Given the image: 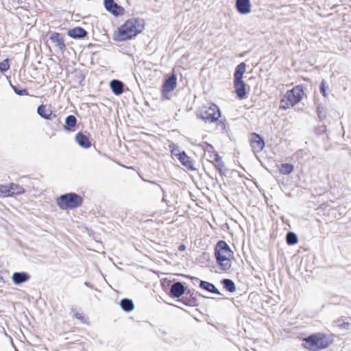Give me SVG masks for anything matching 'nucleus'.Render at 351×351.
Returning a JSON list of instances; mask_svg holds the SVG:
<instances>
[{
  "label": "nucleus",
  "mask_w": 351,
  "mask_h": 351,
  "mask_svg": "<svg viewBox=\"0 0 351 351\" xmlns=\"http://www.w3.org/2000/svg\"><path fill=\"white\" fill-rule=\"evenodd\" d=\"M145 24L143 19H129L114 32L113 39L119 42L131 40L143 31Z\"/></svg>",
  "instance_id": "nucleus-1"
},
{
  "label": "nucleus",
  "mask_w": 351,
  "mask_h": 351,
  "mask_svg": "<svg viewBox=\"0 0 351 351\" xmlns=\"http://www.w3.org/2000/svg\"><path fill=\"white\" fill-rule=\"evenodd\" d=\"M233 252L228 244L223 240L219 241L215 247V256L217 264L222 271H227L231 268L232 262L230 256Z\"/></svg>",
  "instance_id": "nucleus-2"
},
{
  "label": "nucleus",
  "mask_w": 351,
  "mask_h": 351,
  "mask_svg": "<svg viewBox=\"0 0 351 351\" xmlns=\"http://www.w3.org/2000/svg\"><path fill=\"white\" fill-rule=\"evenodd\" d=\"M56 202L62 210H73L82 204L83 199L79 194L71 192L61 195Z\"/></svg>",
  "instance_id": "nucleus-3"
},
{
  "label": "nucleus",
  "mask_w": 351,
  "mask_h": 351,
  "mask_svg": "<svg viewBox=\"0 0 351 351\" xmlns=\"http://www.w3.org/2000/svg\"><path fill=\"white\" fill-rule=\"evenodd\" d=\"M304 346L311 351H317L326 348L330 345V341L326 336L322 333H315L309 335L304 339Z\"/></svg>",
  "instance_id": "nucleus-4"
},
{
  "label": "nucleus",
  "mask_w": 351,
  "mask_h": 351,
  "mask_svg": "<svg viewBox=\"0 0 351 351\" xmlns=\"http://www.w3.org/2000/svg\"><path fill=\"white\" fill-rule=\"evenodd\" d=\"M197 117L208 123L217 122L221 117V111L219 107L212 104L210 107H203L197 112Z\"/></svg>",
  "instance_id": "nucleus-5"
},
{
  "label": "nucleus",
  "mask_w": 351,
  "mask_h": 351,
  "mask_svg": "<svg viewBox=\"0 0 351 351\" xmlns=\"http://www.w3.org/2000/svg\"><path fill=\"white\" fill-rule=\"evenodd\" d=\"M304 96V87L302 85H297L289 90L285 93V97L290 101V104L293 107L299 104Z\"/></svg>",
  "instance_id": "nucleus-6"
},
{
  "label": "nucleus",
  "mask_w": 351,
  "mask_h": 351,
  "mask_svg": "<svg viewBox=\"0 0 351 351\" xmlns=\"http://www.w3.org/2000/svg\"><path fill=\"white\" fill-rule=\"evenodd\" d=\"M177 86V76L173 73L169 77L165 79L162 87L161 93L162 97L165 99H169L168 94L174 90Z\"/></svg>",
  "instance_id": "nucleus-7"
},
{
  "label": "nucleus",
  "mask_w": 351,
  "mask_h": 351,
  "mask_svg": "<svg viewBox=\"0 0 351 351\" xmlns=\"http://www.w3.org/2000/svg\"><path fill=\"white\" fill-rule=\"evenodd\" d=\"M185 295H184L180 302L186 306H197V299L196 295L204 297L203 295L197 291H195L194 289H186L185 291Z\"/></svg>",
  "instance_id": "nucleus-8"
},
{
  "label": "nucleus",
  "mask_w": 351,
  "mask_h": 351,
  "mask_svg": "<svg viewBox=\"0 0 351 351\" xmlns=\"http://www.w3.org/2000/svg\"><path fill=\"white\" fill-rule=\"evenodd\" d=\"M250 146L252 149V151L254 153H259L263 150L265 146V142L264 138L256 133L253 132L251 134V137L250 139Z\"/></svg>",
  "instance_id": "nucleus-9"
},
{
  "label": "nucleus",
  "mask_w": 351,
  "mask_h": 351,
  "mask_svg": "<svg viewBox=\"0 0 351 351\" xmlns=\"http://www.w3.org/2000/svg\"><path fill=\"white\" fill-rule=\"evenodd\" d=\"M104 4L106 10L115 16H119L124 14V8L114 0H104Z\"/></svg>",
  "instance_id": "nucleus-10"
},
{
  "label": "nucleus",
  "mask_w": 351,
  "mask_h": 351,
  "mask_svg": "<svg viewBox=\"0 0 351 351\" xmlns=\"http://www.w3.org/2000/svg\"><path fill=\"white\" fill-rule=\"evenodd\" d=\"M185 291L186 287H184V283L180 281H176L171 285L169 295L171 298H178L182 296Z\"/></svg>",
  "instance_id": "nucleus-11"
},
{
  "label": "nucleus",
  "mask_w": 351,
  "mask_h": 351,
  "mask_svg": "<svg viewBox=\"0 0 351 351\" xmlns=\"http://www.w3.org/2000/svg\"><path fill=\"white\" fill-rule=\"evenodd\" d=\"M49 40L56 45V47L62 53L66 50V45L62 34L56 32H51L49 35Z\"/></svg>",
  "instance_id": "nucleus-12"
},
{
  "label": "nucleus",
  "mask_w": 351,
  "mask_h": 351,
  "mask_svg": "<svg viewBox=\"0 0 351 351\" xmlns=\"http://www.w3.org/2000/svg\"><path fill=\"white\" fill-rule=\"evenodd\" d=\"M237 11L243 15L250 13L252 4L250 0H235Z\"/></svg>",
  "instance_id": "nucleus-13"
},
{
  "label": "nucleus",
  "mask_w": 351,
  "mask_h": 351,
  "mask_svg": "<svg viewBox=\"0 0 351 351\" xmlns=\"http://www.w3.org/2000/svg\"><path fill=\"white\" fill-rule=\"evenodd\" d=\"M234 80V92L239 99H243L246 97L247 84L243 80Z\"/></svg>",
  "instance_id": "nucleus-14"
},
{
  "label": "nucleus",
  "mask_w": 351,
  "mask_h": 351,
  "mask_svg": "<svg viewBox=\"0 0 351 351\" xmlns=\"http://www.w3.org/2000/svg\"><path fill=\"white\" fill-rule=\"evenodd\" d=\"M30 278V275L25 271H16L12 275V282L16 285H19L27 282Z\"/></svg>",
  "instance_id": "nucleus-15"
},
{
  "label": "nucleus",
  "mask_w": 351,
  "mask_h": 351,
  "mask_svg": "<svg viewBox=\"0 0 351 351\" xmlns=\"http://www.w3.org/2000/svg\"><path fill=\"white\" fill-rule=\"evenodd\" d=\"M87 34L88 32L82 27H75L67 31V35L73 39L84 38Z\"/></svg>",
  "instance_id": "nucleus-16"
},
{
  "label": "nucleus",
  "mask_w": 351,
  "mask_h": 351,
  "mask_svg": "<svg viewBox=\"0 0 351 351\" xmlns=\"http://www.w3.org/2000/svg\"><path fill=\"white\" fill-rule=\"evenodd\" d=\"M178 160L188 170H196L195 167H194V161L186 154L185 151H182V154L180 155V157H178Z\"/></svg>",
  "instance_id": "nucleus-17"
},
{
  "label": "nucleus",
  "mask_w": 351,
  "mask_h": 351,
  "mask_svg": "<svg viewBox=\"0 0 351 351\" xmlns=\"http://www.w3.org/2000/svg\"><path fill=\"white\" fill-rule=\"evenodd\" d=\"M75 140L76 143L84 149H88L91 147L89 138L81 132L75 134Z\"/></svg>",
  "instance_id": "nucleus-18"
},
{
  "label": "nucleus",
  "mask_w": 351,
  "mask_h": 351,
  "mask_svg": "<svg viewBox=\"0 0 351 351\" xmlns=\"http://www.w3.org/2000/svg\"><path fill=\"white\" fill-rule=\"evenodd\" d=\"M124 83L117 79H113L110 82L111 90L115 95H121L124 91Z\"/></svg>",
  "instance_id": "nucleus-19"
},
{
  "label": "nucleus",
  "mask_w": 351,
  "mask_h": 351,
  "mask_svg": "<svg viewBox=\"0 0 351 351\" xmlns=\"http://www.w3.org/2000/svg\"><path fill=\"white\" fill-rule=\"evenodd\" d=\"M37 113L40 117L46 120H52L57 117L56 114L52 113L51 110H47L46 106L44 104L38 106Z\"/></svg>",
  "instance_id": "nucleus-20"
},
{
  "label": "nucleus",
  "mask_w": 351,
  "mask_h": 351,
  "mask_svg": "<svg viewBox=\"0 0 351 351\" xmlns=\"http://www.w3.org/2000/svg\"><path fill=\"white\" fill-rule=\"evenodd\" d=\"M77 125V118L73 115H68L65 119L64 129L67 132H74Z\"/></svg>",
  "instance_id": "nucleus-21"
},
{
  "label": "nucleus",
  "mask_w": 351,
  "mask_h": 351,
  "mask_svg": "<svg viewBox=\"0 0 351 351\" xmlns=\"http://www.w3.org/2000/svg\"><path fill=\"white\" fill-rule=\"evenodd\" d=\"M199 287L210 293L221 295L215 285L211 282L205 280H199Z\"/></svg>",
  "instance_id": "nucleus-22"
},
{
  "label": "nucleus",
  "mask_w": 351,
  "mask_h": 351,
  "mask_svg": "<svg viewBox=\"0 0 351 351\" xmlns=\"http://www.w3.org/2000/svg\"><path fill=\"white\" fill-rule=\"evenodd\" d=\"M119 304L125 312H130L134 308V304L131 299L123 298L120 300Z\"/></svg>",
  "instance_id": "nucleus-23"
},
{
  "label": "nucleus",
  "mask_w": 351,
  "mask_h": 351,
  "mask_svg": "<svg viewBox=\"0 0 351 351\" xmlns=\"http://www.w3.org/2000/svg\"><path fill=\"white\" fill-rule=\"evenodd\" d=\"M246 71V64L242 62L235 68L233 80H243V75Z\"/></svg>",
  "instance_id": "nucleus-24"
},
{
  "label": "nucleus",
  "mask_w": 351,
  "mask_h": 351,
  "mask_svg": "<svg viewBox=\"0 0 351 351\" xmlns=\"http://www.w3.org/2000/svg\"><path fill=\"white\" fill-rule=\"evenodd\" d=\"M221 284L223 288L230 293H233L236 291V285L234 282L229 278H223L221 280Z\"/></svg>",
  "instance_id": "nucleus-25"
},
{
  "label": "nucleus",
  "mask_w": 351,
  "mask_h": 351,
  "mask_svg": "<svg viewBox=\"0 0 351 351\" xmlns=\"http://www.w3.org/2000/svg\"><path fill=\"white\" fill-rule=\"evenodd\" d=\"M213 160L217 162L215 167L219 171V173L221 175H224L223 169H225V164L222 161V158L217 152H214Z\"/></svg>",
  "instance_id": "nucleus-26"
},
{
  "label": "nucleus",
  "mask_w": 351,
  "mask_h": 351,
  "mask_svg": "<svg viewBox=\"0 0 351 351\" xmlns=\"http://www.w3.org/2000/svg\"><path fill=\"white\" fill-rule=\"evenodd\" d=\"M293 169L294 166L291 163H282L279 167V171L282 175H289Z\"/></svg>",
  "instance_id": "nucleus-27"
},
{
  "label": "nucleus",
  "mask_w": 351,
  "mask_h": 351,
  "mask_svg": "<svg viewBox=\"0 0 351 351\" xmlns=\"http://www.w3.org/2000/svg\"><path fill=\"white\" fill-rule=\"evenodd\" d=\"M10 189L11 196L14 195H21L25 193V189L18 184H10Z\"/></svg>",
  "instance_id": "nucleus-28"
},
{
  "label": "nucleus",
  "mask_w": 351,
  "mask_h": 351,
  "mask_svg": "<svg viewBox=\"0 0 351 351\" xmlns=\"http://www.w3.org/2000/svg\"><path fill=\"white\" fill-rule=\"evenodd\" d=\"M316 113L320 121H324L327 115L326 109L322 104H318L316 107Z\"/></svg>",
  "instance_id": "nucleus-29"
},
{
  "label": "nucleus",
  "mask_w": 351,
  "mask_h": 351,
  "mask_svg": "<svg viewBox=\"0 0 351 351\" xmlns=\"http://www.w3.org/2000/svg\"><path fill=\"white\" fill-rule=\"evenodd\" d=\"M287 243L289 245H293L298 242L297 234L293 232H288L286 235Z\"/></svg>",
  "instance_id": "nucleus-30"
},
{
  "label": "nucleus",
  "mask_w": 351,
  "mask_h": 351,
  "mask_svg": "<svg viewBox=\"0 0 351 351\" xmlns=\"http://www.w3.org/2000/svg\"><path fill=\"white\" fill-rule=\"evenodd\" d=\"M9 84H10L11 88H12V90H14V92L16 95H20V96L29 95L28 90L26 88H19L17 86L12 85L10 81H9Z\"/></svg>",
  "instance_id": "nucleus-31"
},
{
  "label": "nucleus",
  "mask_w": 351,
  "mask_h": 351,
  "mask_svg": "<svg viewBox=\"0 0 351 351\" xmlns=\"http://www.w3.org/2000/svg\"><path fill=\"white\" fill-rule=\"evenodd\" d=\"M337 326L341 328L344 330H348L350 324L347 321H345L342 318L338 319L335 321Z\"/></svg>",
  "instance_id": "nucleus-32"
},
{
  "label": "nucleus",
  "mask_w": 351,
  "mask_h": 351,
  "mask_svg": "<svg viewBox=\"0 0 351 351\" xmlns=\"http://www.w3.org/2000/svg\"><path fill=\"white\" fill-rule=\"evenodd\" d=\"M0 196L1 197H10V189L9 185H0Z\"/></svg>",
  "instance_id": "nucleus-33"
},
{
  "label": "nucleus",
  "mask_w": 351,
  "mask_h": 351,
  "mask_svg": "<svg viewBox=\"0 0 351 351\" xmlns=\"http://www.w3.org/2000/svg\"><path fill=\"white\" fill-rule=\"evenodd\" d=\"M169 147L171 148V154L176 156L177 158L180 157V155L182 154V151H180L179 147L175 143H172Z\"/></svg>",
  "instance_id": "nucleus-34"
},
{
  "label": "nucleus",
  "mask_w": 351,
  "mask_h": 351,
  "mask_svg": "<svg viewBox=\"0 0 351 351\" xmlns=\"http://www.w3.org/2000/svg\"><path fill=\"white\" fill-rule=\"evenodd\" d=\"M9 62V59L6 58L0 62V71L1 73H5L10 69Z\"/></svg>",
  "instance_id": "nucleus-35"
},
{
  "label": "nucleus",
  "mask_w": 351,
  "mask_h": 351,
  "mask_svg": "<svg viewBox=\"0 0 351 351\" xmlns=\"http://www.w3.org/2000/svg\"><path fill=\"white\" fill-rule=\"evenodd\" d=\"M328 88L327 82L325 80H322L319 84L320 93L324 97H327L326 88Z\"/></svg>",
  "instance_id": "nucleus-36"
},
{
  "label": "nucleus",
  "mask_w": 351,
  "mask_h": 351,
  "mask_svg": "<svg viewBox=\"0 0 351 351\" xmlns=\"http://www.w3.org/2000/svg\"><path fill=\"white\" fill-rule=\"evenodd\" d=\"M290 106H291L290 101H289L288 99L285 97V95L280 100V108L283 109V110H287V109L289 108Z\"/></svg>",
  "instance_id": "nucleus-37"
},
{
  "label": "nucleus",
  "mask_w": 351,
  "mask_h": 351,
  "mask_svg": "<svg viewBox=\"0 0 351 351\" xmlns=\"http://www.w3.org/2000/svg\"><path fill=\"white\" fill-rule=\"evenodd\" d=\"M217 122V125L221 127L223 131H227V128L229 127V124L226 120L218 119Z\"/></svg>",
  "instance_id": "nucleus-38"
},
{
  "label": "nucleus",
  "mask_w": 351,
  "mask_h": 351,
  "mask_svg": "<svg viewBox=\"0 0 351 351\" xmlns=\"http://www.w3.org/2000/svg\"><path fill=\"white\" fill-rule=\"evenodd\" d=\"M326 131V127L325 125H320L315 129V132L317 135H322Z\"/></svg>",
  "instance_id": "nucleus-39"
},
{
  "label": "nucleus",
  "mask_w": 351,
  "mask_h": 351,
  "mask_svg": "<svg viewBox=\"0 0 351 351\" xmlns=\"http://www.w3.org/2000/svg\"><path fill=\"white\" fill-rule=\"evenodd\" d=\"M75 77L78 80L79 84L82 86V82L85 79V75L82 73V71H76Z\"/></svg>",
  "instance_id": "nucleus-40"
},
{
  "label": "nucleus",
  "mask_w": 351,
  "mask_h": 351,
  "mask_svg": "<svg viewBox=\"0 0 351 351\" xmlns=\"http://www.w3.org/2000/svg\"><path fill=\"white\" fill-rule=\"evenodd\" d=\"M149 182L151 184H154L157 185L162 190V194H163V197H162V201L164 202H166L167 200H166V198H165V197H166V192H165V191L162 188V186L159 184H157L156 182H154V181H149Z\"/></svg>",
  "instance_id": "nucleus-41"
},
{
  "label": "nucleus",
  "mask_w": 351,
  "mask_h": 351,
  "mask_svg": "<svg viewBox=\"0 0 351 351\" xmlns=\"http://www.w3.org/2000/svg\"><path fill=\"white\" fill-rule=\"evenodd\" d=\"M75 317L79 320H80L83 323H86V319L83 314L80 313H75Z\"/></svg>",
  "instance_id": "nucleus-42"
},
{
  "label": "nucleus",
  "mask_w": 351,
  "mask_h": 351,
  "mask_svg": "<svg viewBox=\"0 0 351 351\" xmlns=\"http://www.w3.org/2000/svg\"><path fill=\"white\" fill-rule=\"evenodd\" d=\"M180 275L182 276H184L185 278H190L191 280H199V278H196V277L186 276V275H184V274H180Z\"/></svg>",
  "instance_id": "nucleus-43"
},
{
  "label": "nucleus",
  "mask_w": 351,
  "mask_h": 351,
  "mask_svg": "<svg viewBox=\"0 0 351 351\" xmlns=\"http://www.w3.org/2000/svg\"><path fill=\"white\" fill-rule=\"evenodd\" d=\"M186 250V245L184 244H180L178 246V250L180 252L184 251Z\"/></svg>",
  "instance_id": "nucleus-44"
},
{
  "label": "nucleus",
  "mask_w": 351,
  "mask_h": 351,
  "mask_svg": "<svg viewBox=\"0 0 351 351\" xmlns=\"http://www.w3.org/2000/svg\"><path fill=\"white\" fill-rule=\"evenodd\" d=\"M207 150L208 152H214V147L212 145L207 143Z\"/></svg>",
  "instance_id": "nucleus-45"
},
{
  "label": "nucleus",
  "mask_w": 351,
  "mask_h": 351,
  "mask_svg": "<svg viewBox=\"0 0 351 351\" xmlns=\"http://www.w3.org/2000/svg\"><path fill=\"white\" fill-rule=\"evenodd\" d=\"M84 285L90 289H93V285L91 283H90L89 282H85Z\"/></svg>",
  "instance_id": "nucleus-46"
},
{
  "label": "nucleus",
  "mask_w": 351,
  "mask_h": 351,
  "mask_svg": "<svg viewBox=\"0 0 351 351\" xmlns=\"http://www.w3.org/2000/svg\"><path fill=\"white\" fill-rule=\"evenodd\" d=\"M202 257L204 258V259H207L209 257V255L208 253L204 252L202 255Z\"/></svg>",
  "instance_id": "nucleus-47"
},
{
  "label": "nucleus",
  "mask_w": 351,
  "mask_h": 351,
  "mask_svg": "<svg viewBox=\"0 0 351 351\" xmlns=\"http://www.w3.org/2000/svg\"><path fill=\"white\" fill-rule=\"evenodd\" d=\"M93 46V44H91V43H90V44H89V45H88V48H91Z\"/></svg>",
  "instance_id": "nucleus-48"
},
{
  "label": "nucleus",
  "mask_w": 351,
  "mask_h": 351,
  "mask_svg": "<svg viewBox=\"0 0 351 351\" xmlns=\"http://www.w3.org/2000/svg\"><path fill=\"white\" fill-rule=\"evenodd\" d=\"M57 121H58V124H59V123H61V121H60V119H58V120H57Z\"/></svg>",
  "instance_id": "nucleus-49"
}]
</instances>
